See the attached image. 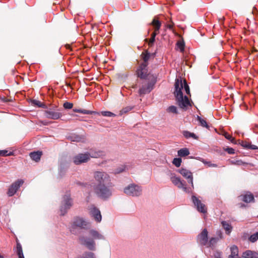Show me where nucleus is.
<instances>
[{
    "instance_id": "bb28decb",
    "label": "nucleus",
    "mask_w": 258,
    "mask_h": 258,
    "mask_svg": "<svg viewBox=\"0 0 258 258\" xmlns=\"http://www.w3.org/2000/svg\"><path fill=\"white\" fill-rule=\"evenodd\" d=\"M33 104L39 107H41L45 109H47V106L44 103L41 102L40 101L36 100H33L32 101Z\"/></svg>"
},
{
    "instance_id": "680f3d73",
    "label": "nucleus",
    "mask_w": 258,
    "mask_h": 258,
    "mask_svg": "<svg viewBox=\"0 0 258 258\" xmlns=\"http://www.w3.org/2000/svg\"><path fill=\"white\" fill-rule=\"evenodd\" d=\"M194 157H190L189 158H193Z\"/></svg>"
},
{
    "instance_id": "c756f323",
    "label": "nucleus",
    "mask_w": 258,
    "mask_h": 258,
    "mask_svg": "<svg viewBox=\"0 0 258 258\" xmlns=\"http://www.w3.org/2000/svg\"><path fill=\"white\" fill-rule=\"evenodd\" d=\"M81 258H96L95 254L92 252H85L81 256Z\"/></svg>"
},
{
    "instance_id": "aec40b11",
    "label": "nucleus",
    "mask_w": 258,
    "mask_h": 258,
    "mask_svg": "<svg viewBox=\"0 0 258 258\" xmlns=\"http://www.w3.org/2000/svg\"><path fill=\"white\" fill-rule=\"evenodd\" d=\"M221 224L223 228L225 230L226 233L229 235L232 229V227L231 224L226 221H222Z\"/></svg>"
},
{
    "instance_id": "052dcab7",
    "label": "nucleus",
    "mask_w": 258,
    "mask_h": 258,
    "mask_svg": "<svg viewBox=\"0 0 258 258\" xmlns=\"http://www.w3.org/2000/svg\"><path fill=\"white\" fill-rule=\"evenodd\" d=\"M70 45H67V48H70Z\"/></svg>"
},
{
    "instance_id": "4be33fe9",
    "label": "nucleus",
    "mask_w": 258,
    "mask_h": 258,
    "mask_svg": "<svg viewBox=\"0 0 258 258\" xmlns=\"http://www.w3.org/2000/svg\"><path fill=\"white\" fill-rule=\"evenodd\" d=\"M73 111L75 112H79L81 113L84 114H98V112L93 111H90V110H87L85 109H73Z\"/></svg>"
},
{
    "instance_id": "f257e3e1",
    "label": "nucleus",
    "mask_w": 258,
    "mask_h": 258,
    "mask_svg": "<svg viewBox=\"0 0 258 258\" xmlns=\"http://www.w3.org/2000/svg\"><path fill=\"white\" fill-rule=\"evenodd\" d=\"M174 96L178 106L183 109H186L188 106H190V102L186 96H183L181 90L184 88L187 94L190 93L189 87L185 80L183 83L181 79H176L175 82Z\"/></svg>"
},
{
    "instance_id": "e433bc0d",
    "label": "nucleus",
    "mask_w": 258,
    "mask_h": 258,
    "mask_svg": "<svg viewBox=\"0 0 258 258\" xmlns=\"http://www.w3.org/2000/svg\"><path fill=\"white\" fill-rule=\"evenodd\" d=\"M17 254H18V256H20L21 255L23 256V251H22V248L21 245L19 243H18L17 244Z\"/></svg>"
},
{
    "instance_id": "58836bf2",
    "label": "nucleus",
    "mask_w": 258,
    "mask_h": 258,
    "mask_svg": "<svg viewBox=\"0 0 258 258\" xmlns=\"http://www.w3.org/2000/svg\"><path fill=\"white\" fill-rule=\"evenodd\" d=\"M63 106L65 109H70L73 108V104L70 102H66L63 103Z\"/></svg>"
},
{
    "instance_id": "72a5a7b5",
    "label": "nucleus",
    "mask_w": 258,
    "mask_h": 258,
    "mask_svg": "<svg viewBox=\"0 0 258 258\" xmlns=\"http://www.w3.org/2000/svg\"><path fill=\"white\" fill-rule=\"evenodd\" d=\"M258 239V232L252 234L250 235V236L249 237L248 240L251 242H255Z\"/></svg>"
},
{
    "instance_id": "4d7b16f0",
    "label": "nucleus",
    "mask_w": 258,
    "mask_h": 258,
    "mask_svg": "<svg viewBox=\"0 0 258 258\" xmlns=\"http://www.w3.org/2000/svg\"><path fill=\"white\" fill-rule=\"evenodd\" d=\"M59 174L61 176L63 175V173H62V171L60 170V172H59Z\"/></svg>"
},
{
    "instance_id": "13d9d810",
    "label": "nucleus",
    "mask_w": 258,
    "mask_h": 258,
    "mask_svg": "<svg viewBox=\"0 0 258 258\" xmlns=\"http://www.w3.org/2000/svg\"><path fill=\"white\" fill-rule=\"evenodd\" d=\"M133 88H137V85H134L133 87Z\"/></svg>"
},
{
    "instance_id": "5fc2aeb1",
    "label": "nucleus",
    "mask_w": 258,
    "mask_h": 258,
    "mask_svg": "<svg viewBox=\"0 0 258 258\" xmlns=\"http://www.w3.org/2000/svg\"><path fill=\"white\" fill-rule=\"evenodd\" d=\"M209 167H217V165L216 164H213L212 163L211 164H210L209 165Z\"/></svg>"
},
{
    "instance_id": "4c0bfd02",
    "label": "nucleus",
    "mask_w": 258,
    "mask_h": 258,
    "mask_svg": "<svg viewBox=\"0 0 258 258\" xmlns=\"http://www.w3.org/2000/svg\"><path fill=\"white\" fill-rule=\"evenodd\" d=\"M8 151L7 150H0V156H11L13 155L12 152H10L8 153Z\"/></svg>"
},
{
    "instance_id": "20e7f679",
    "label": "nucleus",
    "mask_w": 258,
    "mask_h": 258,
    "mask_svg": "<svg viewBox=\"0 0 258 258\" xmlns=\"http://www.w3.org/2000/svg\"><path fill=\"white\" fill-rule=\"evenodd\" d=\"M104 155L101 151H90L85 153L79 154L73 157V162L76 165L87 162L91 158H99Z\"/></svg>"
},
{
    "instance_id": "a878e982",
    "label": "nucleus",
    "mask_w": 258,
    "mask_h": 258,
    "mask_svg": "<svg viewBox=\"0 0 258 258\" xmlns=\"http://www.w3.org/2000/svg\"><path fill=\"white\" fill-rule=\"evenodd\" d=\"M219 240V238L218 237H212L210 239L209 241L208 242V245L207 246L208 247L214 246L217 243V242Z\"/></svg>"
},
{
    "instance_id": "c9c22d12",
    "label": "nucleus",
    "mask_w": 258,
    "mask_h": 258,
    "mask_svg": "<svg viewBox=\"0 0 258 258\" xmlns=\"http://www.w3.org/2000/svg\"><path fill=\"white\" fill-rule=\"evenodd\" d=\"M101 114L104 116L114 117L116 116L115 114L108 111H101Z\"/></svg>"
},
{
    "instance_id": "9d476101",
    "label": "nucleus",
    "mask_w": 258,
    "mask_h": 258,
    "mask_svg": "<svg viewBox=\"0 0 258 258\" xmlns=\"http://www.w3.org/2000/svg\"><path fill=\"white\" fill-rule=\"evenodd\" d=\"M150 25H152L154 27L155 29L154 32L152 33L151 37L149 40V45L151 47L153 46L155 42L156 36L159 33V30L161 27V23L159 21L154 18L150 23Z\"/></svg>"
},
{
    "instance_id": "473e14b6",
    "label": "nucleus",
    "mask_w": 258,
    "mask_h": 258,
    "mask_svg": "<svg viewBox=\"0 0 258 258\" xmlns=\"http://www.w3.org/2000/svg\"><path fill=\"white\" fill-rule=\"evenodd\" d=\"M178 48L181 52H183L184 50L185 44L183 41H178L176 43Z\"/></svg>"
},
{
    "instance_id": "c85d7f7f",
    "label": "nucleus",
    "mask_w": 258,
    "mask_h": 258,
    "mask_svg": "<svg viewBox=\"0 0 258 258\" xmlns=\"http://www.w3.org/2000/svg\"><path fill=\"white\" fill-rule=\"evenodd\" d=\"M254 251H252L250 250H247L244 251L242 254V256L244 258H250L253 256Z\"/></svg>"
},
{
    "instance_id": "ddd939ff",
    "label": "nucleus",
    "mask_w": 258,
    "mask_h": 258,
    "mask_svg": "<svg viewBox=\"0 0 258 258\" xmlns=\"http://www.w3.org/2000/svg\"><path fill=\"white\" fill-rule=\"evenodd\" d=\"M24 181L22 179H18L15 182L13 183L7 192V194L9 197H12L15 195L20 187L23 184Z\"/></svg>"
},
{
    "instance_id": "393cba45",
    "label": "nucleus",
    "mask_w": 258,
    "mask_h": 258,
    "mask_svg": "<svg viewBox=\"0 0 258 258\" xmlns=\"http://www.w3.org/2000/svg\"><path fill=\"white\" fill-rule=\"evenodd\" d=\"M182 134L186 139L192 138L194 139H198V137L194 133H190L187 131H183Z\"/></svg>"
},
{
    "instance_id": "f704fd0d",
    "label": "nucleus",
    "mask_w": 258,
    "mask_h": 258,
    "mask_svg": "<svg viewBox=\"0 0 258 258\" xmlns=\"http://www.w3.org/2000/svg\"><path fill=\"white\" fill-rule=\"evenodd\" d=\"M182 162L181 159L180 158H175L173 159L172 163L177 167H179Z\"/></svg>"
},
{
    "instance_id": "e2e57ef3",
    "label": "nucleus",
    "mask_w": 258,
    "mask_h": 258,
    "mask_svg": "<svg viewBox=\"0 0 258 258\" xmlns=\"http://www.w3.org/2000/svg\"><path fill=\"white\" fill-rule=\"evenodd\" d=\"M256 127L258 128V125H256Z\"/></svg>"
},
{
    "instance_id": "6ab92c4d",
    "label": "nucleus",
    "mask_w": 258,
    "mask_h": 258,
    "mask_svg": "<svg viewBox=\"0 0 258 258\" xmlns=\"http://www.w3.org/2000/svg\"><path fill=\"white\" fill-rule=\"evenodd\" d=\"M41 155V152H33L30 153V157L33 160L38 162L40 160Z\"/></svg>"
},
{
    "instance_id": "bf43d9fd",
    "label": "nucleus",
    "mask_w": 258,
    "mask_h": 258,
    "mask_svg": "<svg viewBox=\"0 0 258 258\" xmlns=\"http://www.w3.org/2000/svg\"><path fill=\"white\" fill-rule=\"evenodd\" d=\"M19 258H24V255L19 256Z\"/></svg>"
},
{
    "instance_id": "f8f14e48",
    "label": "nucleus",
    "mask_w": 258,
    "mask_h": 258,
    "mask_svg": "<svg viewBox=\"0 0 258 258\" xmlns=\"http://www.w3.org/2000/svg\"><path fill=\"white\" fill-rule=\"evenodd\" d=\"M147 64L146 63H142L137 71V76L142 81L144 79H151L152 77L147 74L146 68Z\"/></svg>"
},
{
    "instance_id": "37998d69",
    "label": "nucleus",
    "mask_w": 258,
    "mask_h": 258,
    "mask_svg": "<svg viewBox=\"0 0 258 258\" xmlns=\"http://www.w3.org/2000/svg\"><path fill=\"white\" fill-rule=\"evenodd\" d=\"M240 144L241 145V146H242L243 148L247 149H249L250 143H249V142L242 141L241 143Z\"/></svg>"
},
{
    "instance_id": "cd10ccee",
    "label": "nucleus",
    "mask_w": 258,
    "mask_h": 258,
    "mask_svg": "<svg viewBox=\"0 0 258 258\" xmlns=\"http://www.w3.org/2000/svg\"><path fill=\"white\" fill-rule=\"evenodd\" d=\"M70 138L72 141L76 142H81L83 139L82 136L76 134L73 135Z\"/></svg>"
},
{
    "instance_id": "5701e85b",
    "label": "nucleus",
    "mask_w": 258,
    "mask_h": 258,
    "mask_svg": "<svg viewBox=\"0 0 258 258\" xmlns=\"http://www.w3.org/2000/svg\"><path fill=\"white\" fill-rule=\"evenodd\" d=\"M241 200L245 203H250L254 200L253 195L251 194H246L241 196Z\"/></svg>"
},
{
    "instance_id": "864d4df0",
    "label": "nucleus",
    "mask_w": 258,
    "mask_h": 258,
    "mask_svg": "<svg viewBox=\"0 0 258 258\" xmlns=\"http://www.w3.org/2000/svg\"><path fill=\"white\" fill-rule=\"evenodd\" d=\"M253 254V256L250 258H258V252L254 251Z\"/></svg>"
},
{
    "instance_id": "6e6552de",
    "label": "nucleus",
    "mask_w": 258,
    "mask_h": 258,
    "mask_svg": "<svg viewBox=\"0 0 258 258\" xmlns=\"http://www.w3.org/2000/svg\"><path fill=\"white\" fill-rule=\"evenodd\" d=\"M73 205V200L71 198L70 194L67 193L62 197L61 204L60 206V215L64 216L68 211L71 208Z\"/></svg>"
},
{
    "instance_id": "7ed1b4c3",
    "label": "nucleus",
    "mask_w": 258,
    "mask_h": 258,
    "mask_svg": "<svg viewBox=\"0 0 258 258\" xmlns=\"http://www.w3.org/2000/svg\"><path fill=\"white\" fill-rule=\"evenodd\" d=\"M91 227L90 223L83 217H75L70 228L71 232L75 235L80 233V229H88Z\"/></svg>"
},
{
    "instance_id": "f3484780",
    "label": "nucleus",
    "mask_w": 258,
    "mask_h": 258,
    "mask_svg": "<svg viewBox=\"0 0 258 258\" xmlns=\"http://www.w3.org/2000/svg\"><path fill=\"white\" fill-rule=\"evenodd\" d=\"M208 232L207 230L206 229H204L198 235V241L201 245L204 246H207L208 245Z\"/></svg>"
},
{
    "instance_id": "39448f33",
    "label": "nucleus",
    "mask_w": 258,
    "mask_h": 258,
    "mask_svg": "<svg viewBox=\"0 0 258 258\" xmlns=\"http://www.w3.org/2000/svg\"><path fill=\"white\" fill-rule=\"evenodd\" d=\"M112 184L95 185L94 191L95 194L100 199L106 200L112 196L111 187Z\"/></svg>"
},
{
    "instance_id": "3c124183",
    "label": "nucleus",
    "mask_w": 258,
    "mask_h": 258,
    "mask_svg": "<svg viewBox=\"0 0 258 258\" xmlns=\"http://www.w3.org/2000/svg\"><path fill=\"white\" fill-rule=\"evenodd\" d=\"M249 149L256 150V149H258V147L256 146H255V145H251L250 144Z\"/></svg>"
},
{
    "instance_id": "dca6fc26",
    "label": "nucleus",
    "mask_w": 258,
    "mask_h": 258,
    "mask_svg": "<svg viewBox=\"0 0 258 258\" xmlns=\"http://www.w3.org/2000/svg\"><path fill=\"white\" fill-rule=\"evenodd\" d=\"M177 171L180 173L184 177L187 179L188 182L191 184V186L193 188L194 184L192 173L188 170L184 168L178 169Z\"/></svg>"
},
{
    "instance_id": "a211bd4d",
    "label": "nucleus",
    "mask_w": 258,
    "mask_h": 258,
    "mask_svg": "<svg viewBox=\"0 0 258 258\" xmlns=\"http://www.w3.org/2000/svg\"><path fill=\"white\" fill-rule=\"evenodd\" d=\"M90 214L96 222H100L101 221L102 216L100 211L96 207H93L90 209Z\"/></svg>"
},
{
    "instance_id": "4468645a",
    "label": "nucleus",
    "mask_w": 258,
    "mask_h": 258,
    "mask_svg": "<svg viewBox=\"0 0 258 258\" xmlns=\"http://www.w3.org/2000/svg\"><path fill=\"white\" fill-rule=\"evenodd\" d=\"M44 115L47 118L56 120L60 118L62 114L60 112L55 111L54 109L49 108L44 111Z\"/></svg>"
},
{
    "instance_id": "49530a36",
    "label": "nucleus",
    "mask_w": 258,
    "mask_h": 258,
    "mask_svg": "<svg viewBox=\"0 0 258 258\" xmlns=\"http://www.w3.org/2000/svg\"><path fill=\"white\" fill-rule=\"evenodd\" d=\"M230 162L232 164H235L237 165H242L244 164V163L241 160H237L236 161H231Z\"/></svg>"
},
{
    "instance_id": "a18cd8bd",
    "label": "nucleus",
    "mask_w": 258,
    "mask_h": 258,
    "mask_svg": "<svg viewBox=\"0 0 258 258\" xmlns=\"http://www.w3.org/2000/svg\"><path fill=\"white\" fill-rule=\"evenodd\" d=\"M196 159L199 160L200 161L202 162L204 164L207 165L208 167H209V165L212 164L210 162L207 161L203 158L200 157H197Z\"/></svg>"
},
{
    "instance_id": "de8ad7c7",
    "label": "nucleus",
    "mask_w": 258,
    "mask_h": 258,
    "mask_svg": "<svg viewBox=\"0 0 258 258\" xmlns=\"http://www.w3.org/2000/svg\"><path fill=\"white\" fill-rule=\"evenodd\" d=\"M125 170V167L122 166L121 167H120L118 168H117L115 171V173L118 174L119 173H121Z\"/></svg>"
},
{
    "instance_id": "09e8293b",
    "label": "nucleus",
    "mask_w": 258,
    "mask_h": 258,
    "mask_svg": "<svg viewBox=\"0 0 258 258\" xmlns=\"http://www.w3.org/2000/svg\"><path fill=\"white\" fill-rule=\"evenodd\" d=\"M225 150L229 154H233L235 153L234 149L232 148H227Z\"/></svg>"
},
{
    "instance_id": "6e6d98bb",
    "label": "nucleus",
    "mask_w": 258,
    "mask_h": 258,
    "mask_svg": "<svg viewBox=\"0 0 258 258\" xmlns=\"http://www.w3.org/2000/svg\"><path fill=\"white\" fill-rule=\"evenodd\" d=\"M172 26H172V25H168L167 26V27H168V28H169V29H171V28H172Z\"/></svg>"
},
{
    "instance_id": "ea45409f",
    "label": "nucleus",
    "mask_w": 258,
    "mask_h": 258,
    "mask_svg": "<svg viewBox=\"0 0 258 258\" xmlns=\"http://www.w3.org/2000/svg\"><path fill=\"white\" fill-rule=\"evenodd\" d=\"M133 109V107L131 106H127L124 108H123L121 111H120V114H122L123 113H125L128 112V111H131Z\"/></svg>"
},
{
    "instance_id": "0eeeda50",
    "label": "nucleus",
    "mask_w": 258,
    "mask_h": 258,
    "mask_svg": "<svg viewBox=\"0 0 258 258\" xmlns=\"http://www.w3.org/2000/svg\"><path fill=\"white\" fill-rule=\"evenodd\" d=\"M93 177L96 182V185L112 184L110 175L106 172L97 171L94 173Z\"/></svg>"
},
{
    "instance_id": "8fccbe9b",
    "label": "nucleus",
    "mask_w": 258,
    "mask_h": 258,
    "mask_svg": "<svg viewBox=\"0 0 258 258\" xmlns=\"http://www.w3.org/2000/svg\"><path fill=\"white\" fill-rule=\"evenodd\" d=\"M216 234L217 235V237H218L219 238V240L223 238V234L220 230L217 231L216 232Z\"/></svg>"
},
{
    "instance_id": "0e129e2a",
    "label": "nucleus",
    "mask_w": 258,
    "mask_h": 258,
    "mask_svg": "<svg viewBox=\"0 0 258 258\" xmlns=\"http://www.w3.org/2000/svg\"><path fill=\"white\" fill-rule=\"evenodd\" d=\"M257 218H258V216H257Z\"/></svg>"
},
{
    "instance_id": "1a4fd4ad",
    "label": "nucleus",
    "mask_w": 258,
    "mask_h": 258,
    "mask_svg": "<svg viewBox=\"0 0 258 258\" xmlns=\"http://www.w3.org/2000/svg\"><path fill=\"white\" fill-rule=\"evenodd\" d=\"M124 193L128 196L138 197L142 195V188L136 184H130L123 189Z\"/></svg>"
},
{
    "instance_id": "b1692460",
    "label": "nucleus",
    "mask_w": 258,
    "mask_h": 258,
    "mask_svg": "<svg viewBox=\"0 0 258 258\" xmlns=\"http://www.w3.org/2000/svg\"><path fill=\"white\" fill-rule=\"evenodd\" d=\"M231 254L229 255V258H236L235 257L238 255V248L236 246L233 245L231 247Z\"/></svg>"
},
{
    "instance_id": "f03ea898",
    "label": "nucleus",
    "mask_w": 258,
    "mask_h": 258,
    "mask_svg": "<svg viewBox=\"0 0 258 258\" xmlns=\"http://www.w3.org/2000/svg\"><path fill=\"white\" fill-rule=\"evenodd\" d=\"M89 234L92 238L81 235L79 237V240L82 245H85L89 250L94 251L96 250V243L94 240H105V238L104 235L94 229L90 230Z\"/></svg>"
},
{
    "instance_id": "603ef678",
    "label": "nucleus",
    "mask_w": 258,
    "mask_h": 258,
    "mask_svg": "<svg viewBox=\"0 0 258 258\" xmlns=\"http://www.w3.org/2000/svg\"><path fill=\"white\" fill-rule=\"evenodd\" d=\"M77 184L82 186H86L88 185L87 183L81 182L80 181L77 182Z\"/></svg>"
},
{
    "instance_id": "423d86ee",
    "label": "nucleus",
    "mask_w": 258,
    "mask_h": 258,
    "mask_svg": "<svg viewBox=\"0 0 258 258\" xmlns=\"http://www.w3.org/2000/svg\"><path fill=\"white\" fill-rule=\"evenodd\" d=\"M156 80L154 77L151 79H144L141 82V86L139 90L140 96L149 93L154 88Z\"/></svg>"
},
{
    "instance_id": "2eb2a0df",
    "label": "nucleus",
    "mask_w": 258,
    "mask_h": 258,
    "mask_svg": "<svg viewBox=\"0 0 258 258\" xmlns=\"http://www.w3.org/2000/svg\"><path fill=\"white\" fill-rule=\"evenodd\" d=\"M191 199L192 203L199 212L204 214L207 212V209L206 206L201 202V200H200L195 196H192Z\"/></svg>"
},
{
    "instance_id": "412c9836",
    "label": "nucleus",
    "mask_w": 258,
    "mask_h": 258,
    "mask_svg": "<svg viewBox=\"0 0 258 258\" xmlns=\"http://www.w3.org/2000/svg\"><path fill=\"white\" fill-rule=\"evenodd\" d=\"M189 150L186 148H182L178 151V156L181 157H185L189 154Z\"/></svg>"
},
{
    "instance_id": "c03bdc74",
    "label": "nucleus",
    "mask_w": 258,
    "mask_h": 258,
    "mask_svg": "<svg viewBox=\"0 0 258 258\" xmlns=\"http://www.w3.org/2000/svg\"><path fill=\"white\" fill-rule=\"evenodd\" d=\"M214 258H222V252L219 251H215L213 253Z\"/></svg>"
},
{
    "instance_id": "7c9ffc66",
    "label": "nucleus",
    "mask_w": 258,
    "mask_h": 258,
    "mask_svg": "<svg viewBox=\"0 0 258 258\" xmlns=\"http://www.w3.org/2000/svg\"><path fill=\"white\" fill-rule=\"evenodd\" d=\"M197 120L199 121L200 125L203 127H205L206 128H209V126L207 123V121L202 118L200 116L197 115Z\"/></svg>"
},
{
    "instance_id": "a19ab883",
    "label": "nucleus",
    "mask_w": 258,
    "mask_h": 258,
    "mask_svg": "<svg viewBox=\"0 0 258 258\" xmlns=\"http://www.w3.org/2000/svg\"><path fill=\"white\" fill-rule=\"evenodd\" d=\"M168 111L169 112H172V113H177V108L176 106H170V107H168Z\"/></svg>"
},
{
    "instance_id": "79ce46f5",
    "label": "nucleus",
    "mask_w": 258,
    "mask_h": 258,
    "mask_svg": "<svg viewBox=\"0 0 258 258\" xmlns=\"http://www.w3.org/2000/svg\"><path fill=\"white\" fill-rule=\"evenodd\" d=\"M224 137L225 138L228 139V140L230 141L232 143H234L235 139L233 138L230 135L228 134L227 133H225L224 134Z\"/></svg>"
},
{
    "instance_id": "9b49d317",
    "label": "nucleus",
    "mask_w": 258,
    "mask_h": 258,
    "mask_svg": "<svg viewBox=\"0 0 258 258\" xmlns=\"http://www.w3.org/2000/svg\"><path fill=\"white\" fill-rule=\"evenodd\" d=\"M171 180L173 184L179 188H182L184 191L189 192V190L186 187L185 181L181 180L179 177L174 175V174H172Z\"/></svg>"
},
{
    "instance_id": "2f4dec72",
    "label": "nucleus",
    "mask_w": 258,
    "mask_h": 258,
    "mask_svg": "<svg viewBox=\"0 0 258 258\" xmlns=\"http://www.w3.org/2000/svg\"><path fill=\"white\" fill-rule=\"evenodd\" d=\"M142 56H143V59L144 60L143 63L147 64V62L150 59L151 54L148 52L146 51L145 53H142Z\"/></svg>"
}]
</instances>
